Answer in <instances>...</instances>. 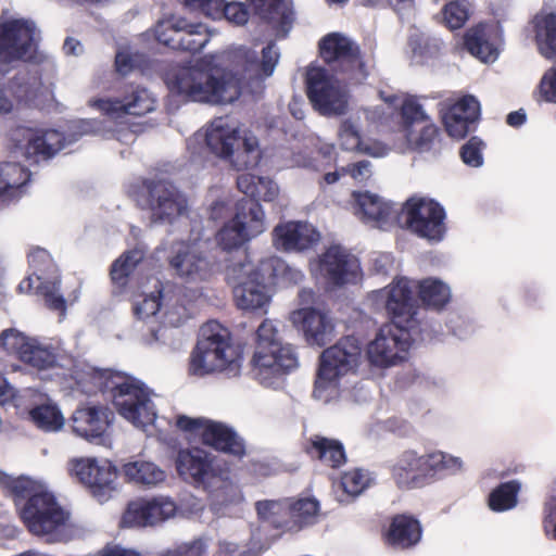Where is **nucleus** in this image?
<instances>
[{
  "label": "nucleus",
  "mask_w": 556,
  "mask_h": 556,
  "mask_svg": "<svg viewBox=\"0 0 556 556\" xmlns=\"http://www.w3.org/2000/svg\"><path fill=\"white\" fill-rule=\"evenodd\" d=\"M323 60L333 70L346 74L352 80L362 81L367 76L358 46L342 33H330L319 41Z\"/></svg>",
  "instance_id": "nucleus-22"
},
{
  "label": "nucleus",
  "mask_w": 556,
  "mask_h": 556,
  "mask_svg": "<svg viewBox=\"0 0 556 556\" xmlns=\"http://www.w3.org/2000/svg\"><path fill=\"white\" fill-rule=\"evenodd\" d=\"M28 414L33 424L46 432H56L65 425L62 412L51 400L36 405L29 409Z\"/></svg>",
  "instance_id": "nucleus-49"
},
{
  "label": "nucleus",
  "mask_w": 556,
  "mask_h": 556,
  "mask_svg": "<svg viewBox=\"0 0 556 556\" xmlns=\"http://www.w3.org/2000/svg\"><path fill=\"white\" fill-rule=\"evenodd\" d=\"M156 40L174 50L199 52L210 41L211 34L202 23H191L185 17L169 15L154 27Z\"/></svg>",
  "instance_id": "nucleus-21"
},
{
  "label": "nucleus",
  "mask_w": 556,
  "mask_h": 556,
  "mask_svg": "<svg viewBox=\"0 0 556 556\" xmlns=\"http://www.w3.org/2000/svg\"><path fill=\"white\" fill-rule=\"evenodd\" d=\"M142 61V55L129 46L118 48L115 56L116 71L122 75L129 74Z\"/></svg>",
  "instance_id": "nucleus-63"
},
{
  "label": "nucleus",
  "mask_w": 556,
  "mask_h": 556,
  "mask_svg": "<svg viewBox=\"0 0 556 556\" xmlns=\"http://www.w3.org/2000/svg\"><path fill=\"white\" fill-rule=\"evenodd\" d=\"M168 263L175 275L186 282L206 281L214 274L213 263L203 255L195 243H175Z\"/></svg>",
  "instance_id": "nucleus-27"
},
{
  "label": "nucleus",
  "mask_w": 556,
  "mask_h": 556,
  "mask_svg": "<svg viewBox=\"0 0 556 556\" xmlns=\"http://www.w3.org/2000/svg\"><path fill=\"white\" fill-rule=\"evenodd\" d=\"M68 475L89 489L99 502H106L118 490V469L109 459L74 457L67 463Z\"/></svg>",
  "instance_id": "nucleus-18"
},
{
  "label": "nucleus",
  "mask_w": 556,
  "mask_h": 556,
  "mask_svg": "<svg viewBox=\"0 0 556 556\" xmlns=\"http://www.w3.org/2000/svg\"><path fill=\"white\" fill-rule=\"evenodd\" d=\"M144 250L136 248L123 253L111 266V280L115 288L123 290L136 266L143 260Z\"/></svg>",
  "instance_id": "nucleus-50"
},
{
  "label": "nucleus",
  "mask_w": 556,
  "mask_h": 556,
  "mask_svg": "<svg viewBox=\"0 0 556 556\" xmlns=\"http://www.w3.org/2000/svg\"><path fill=\"white\" fill-rule=\"evenodd\" d=\"M538 50L547 60H556V14L541 12L534 20Z\"/></svg>",
  "instance_id": "nucleus-45"
},
{
  "label": "nucleus",
  "mask_w": 556,
  "mask_h": 556,
  "mask_svg": "<svg viewBox=\"0 0 556 556\" xmlns=\"http://www.w3.org/2000/svg\"><path fill=\"white\" fill-rule=\"evenodd\" d=\"M147 502L149 504L152 527L174 518L177 514V505L168 496L157 495L147 497Z\"/></svg>",
  "instance_id": "nucleus-57"
},
{
  "label": "nucleus",
  "mask_w": 556,
  "mask_h": 556,
  "mask_svg": "<svg viewBox=\"0 0 556 556\" xmlns=\"http://www.w3.org/2000/svg\"><path fill=\"white\" fill-rule=\"evenodd\" d=\"M298 358L290 344L255 350L252 357V376L263 387L278 390L285 386L286 376L296 368Z\"/></svg>",
  "instance_id": "nucleus-20"
},
{
  "label": "nucleus",
  "mask_w": 556,
  "mask_h": 556,
  "mask_svg": "<svg viewBox=\"0 0 556 556\" xmlns=\"http://www.w3.org/2000/svg\"><path fill=\"white\" fill-rule=\"evenodd\" d=\"M254 14L278 39L288 36L293 24L291 0H247Z\"/></svg>",
  "instance_id": "nucleus-33"
},
{
  "label": "nucleus",
  "mask_w": 556,
  "mask_h": 556,
  "mask_svg": "<svg viewBox=\"0 0 556 556\" xmlns=\"http://www.w3.org/2000/svg\"><path fill=\"white\" fill-rule=\"evenodd\" d=\"M362 349L353 337H346L326 349L319 358L313 395L316 400L329 403L344 393L342 382L359 365Z\"/></svg>",
  "instance_id": "nucleus-9"
},
{
  "label": "nucleus",
  "mask_w": 556,
  "mask_h": 556,
  "mask_svg": "<svg viewBox=\"0 0 556 556\" xmlns=\"http://www.w3.org/2000/svg\"><path fill=\"white\" fill-rule=\"evenodd\" d=\"M279 338L278 330L273 320H264L256 331V345L255 350L269 349L283 345Z\"/></svg>",
  "instance_id": "nucleus-62"
},
{
  "label": "nucleus",
  "mask_w": 556,
  "mask_h": 556,
  "mask_svg": "<svg viewBox=\"0 0 556 556\" xmlns=\"http://www.w3.org/2000/svg\"><path fill=\"white\" fill-rule=\"evenodd\" d=\"M184 7L190 10H199L213 20L225 18L236 26H243L248 23L250 12L245 3L241 1L226 0H178Z\"/></svg>",
  "instance_id": "nucleus-36"
},
{
  "label": "nucleus",
  "mask_w": 556,
  "mask_h": 556,
  "mask_svg": "<svg viewBox=\"0 0 556 556\" xmlns=\"http://www.w3.org/2000/svg\"><path fill=\"white\" fill-rule=\"evenodd\" d=\"M351 210L359 220L372 227L389 229L396 225L400 207L370 191H354Z\"/></svg>",
  "instance_id": "nucleus-28"
},
{
  "label": "nucleus",
  "mask_w": 556,
  "mask_h": 556,
  "mask_svg": "<svg viewBox=\"0 0 556 556\" xmlns=\"http://www.w3.org/2000/svg\"><path fill=\"white\" fill-rule=\"evenodd\" d=\"M471 10L465 0H453L441 10V22L451 30L459 29L469 20Z\"/></svg>",
  "instance_id": "nucleus-55"
},
{
  "label": "nucleus",
  "mask_w": 556,
  "mask_h": 556,
  "mask_svg": "<svg viewBox=\"0 0 556 556\" xmlns=\"http://www.w3.org/2000/svg\"><path fill=\"white\" fill-rule=\"evenodd\" d=\"M376 482L375 475L368 469L354 468L345 471L341 478L343 491L355 497Z\"/></svg>",
  "instance_id": "nucleus-54"
},
{
  "label": "nucleus",
  "mask_w": 556,
  "mask_h": 556,
  "mask_svg": "<svg viewBox=\"0 0 556 556\" xmlns=\"http://www.w3.org/2000/svg\"><path fill=\"white\" fill-rule=\"evenodd\" d=\"M289 319L309 345L324 346L334 337L333 320L325 309L302 306L292 311Z\"/></svg>",
  "instance_id": "nucleus-29"
},
{
  "label": "nucleus",
  "mask_w": 556,
  "mask_h": 556,
  "mask_svg": "<svg viewBox=\"0 0 556 556\" xmlns=\"http://www.w3.org/2000/svg\"><path fill=\"white\" fill-rule=\"evenodd\" d=\"M538 103L556 104V66L548 68L533 90Z\"/></svg>",
  "instance_id": "nucleus-59"
},
{
  "label": "nucleus",
  "mask_w": 556,
  "mask_h": 556,
  "mask_svg": "<svg viewBox=\"0 0 556 556\" xmlns=\"http://www.w3.org/2000/svg\"><path fill=\"white\" fill-rule=\"evenodd\" d=\"M424 331L394 324H386L365 348V358L377 369H388L402 364L416 341L424 340Z\"/></svg>",
  "instance_id": "nucleus-13"
},
{
  "label": "nucleus",
  "mask_w": 556,
  "mask_h": 556,
  "mask_svg": "<svg viewBox=\"0 0 556 556\" xmlns=\"http://www.w3.org/2000/svg\"><path fill=\"white\" fill-rule=\"evenodd\" d=\"M206 551V545L203 540L195 539L190 542L180 543L167 551L163 552L161 556H202Z\"/></svg>",
  "instance_id": "nucleus-64"
},
{
  "label": "nucleus",
  "mask_w": 556,
  "mask_h": 556,
  "mask_svg": "<svg viewBox=\"0 0 556 556\" xmlns=\"http://www.w3.org/2000/svg\"><path fill=\"white\" fill-rule=\"evenodd\" d=\"M242 362V351L233 344L229 330L212 320L201 327L199 340L189 357L188 371L197 377L214 372L237 376Z\"/></svg>",
  "instance_id": "nucleus-8"
},
{
  "label": "nucleus",
  "mask_w": 556,
  "mask_h": 556,
  "mask_svg": "<svg viewBox=\"0 0 556 556\" xmlns=\"http://www.w3.org/2000/svg\"><path fill=\"white\" fill-rule=\"evenodd\" d=\"M147 194L137 202L149 210L153 223L172 224L178 217L187 214L188 201L177 188L167 181L150 182L144 186Z\"/></svg>",
  "instance_id": "nucleus-23"
},
{
  "label": "nucleus",
  "mask_w": 556,
  "mask_h": 556,
  "mask_svg": "<svg viewBox=\"0 0 556 556\" xmlns=\"http://www.w3.org/2000/svg\"><path fill=\"white\" fill-rule=\"evenodd\" d=\"M0 485L13 497L17 514L28 531L49 543L72 538L71 516L41 480L13 477L0 471Z\"/></svg>",
  "instance_id": "nucleus-4"
},
{
  "label": "nucleus",
  "mask_w": 556,
  "mask_h": 556,
  "mask_svg": "<svg viewBox=\"0 0 556 556\" xmlns=\"http://www.w3.org/2000/svg\"><path fill=\"white\" fill-rule=\"evenodd\" d=\"M124 528L152 527L147 497H139L128 503L122 518Z\"/></svg>",
  "instance_id": "nucleus-53"
},
{
  "label": "nucleus",
  "mask_w": 556,
  "mask_h": 556,
  "mask_svg": "<svg viewBox=\"0 0 556 556\" xmlns=\"http://www.w3.org/2000/svg\"><path fill=\"white\" fill-rule=\"evenodd\" d=\"M68 388L85 394L110 392L118 415L134 427L152 434L157 428L155 393L141 380L111 369L89 366L75 371Z\"/></svg>",
  "instance_id": "nucleus-3"
},
{
  "label": "nucleus",
  "mask_w": 556,
  "mask_h": 556,
  "mask_svg": "<svg viewBox=\"0 0 556 556\" xmlns=\"http://www.w3.org/2000/svg\"><path fill=\"white\" fill-rule=\"evenodd\" d=\"M153 291L143 290L142 299L135 303V315L148 321L157 319L165 325L178 327L191 315L192 304L203 295L200 288L188 293L179 290L174 292L170 286H163L156 278L151 279Z\"/></svg>",
  "instance_id": "nucleus-10"
},
{
  "label": "nucleus",
  "mask_w": 556,
  "mask_h": 556,
  "mask_svg": "<svg viewBox=\"0 0 556 556\" xmlns=\"http://www.w3.org/2000/svg\"><path fill=\"white\" fill-rule=\"evenodd\" d=\"M34 391L28 389L18 393L8 380L0 374V405L13 406L23 409L25 407L24 400L30 397Z\"/></svg>",
  "instance_id": "nucleus-60"
},
{
  "label": "nucleus",
  "mask_w": 556,
  "mask_h": 556,
  "mask_svg": "<svg viewBox=\"0 0 556 556\" xmlns=\"http://www.w3.org/2000/svg\"><path fill=\"white\" fill-rule=\"evenodd\" d=\"M233 222L242 229L249 240L266 230L265 211L258 202L241 200L236 203Z\"/></svg>",
  "instance_id": "nucleus-41"
},
{
  "label": "nucleus",
  "mask_w": 556,
  "mask_h": 556,
  "mask_svg": "<svg viewBox=\"0 0 556 556\" xmlns=\"http://www.w3.org/2000/svg\"><path fill=\"white\" fill-rule=\"evenodd\" d=\"M175 467L184 481L203 490H210L229 472L223 459L199 446L180 448L175 457Z\"/></svg>",
  "instance_id": "nucleus-17"
},
{
  "label": "nucleus",
  "mask_w": 556,
  "mask_h": 556,
  "mask_svg": "<svg viewBox=\"0 0 556 556\" xmlns=\"http://www.w3.org/2000/svg\"><path fill=\"white\" fill-rule=\"evenodd\" d=\"M446 213L433 199L412 197L400 207L396 225L430 243L441 242L446 235Z\"/></svg>",
  "instance_id": "nucleus-14"
},
{
  "label": "nucleus",
  "mask_w": 556,
  "mask_h": 556,
  "mask_svg": "<svg viewBox=\"0 0 556 556\" xmlns=\"http://www.w3.org/2000/svg\"><path fill=\"white\" fill-rule=\"evenodd\" d=\"M217 244L225 251H232L250 241L242 229L231 218L216 235Z\"/></svg>",
  "instance_id": "nucleus-58"
},
{
  "label": "nucleus",
  "mask_w": 556,
  "mask_h": 556,
  "mask_svg": "<svg viewBox=\"0 0 556 556\" xmlns=\"http://www.w3.org/2000/svg\"><path fill=\"white\" fill-rule=\"evenodd\" d=\"M480 102L471 94L458 99L442 110V122L450 137L463 139L470 131V126L480 116Z\"/></svg>",
  "instance_id": "nucleus-34"
},
{
  "label": "nucleus",
  "mask_w": 556,
  "mask_h": 556,
  "mask_svg": "<svg viewBox=\"0 0 556 556\" xmlns=\"http://www.w3.org/2000/svg\"><path fill=\"white\" fill-rule=\"evenodd\" d=\"M421 303L431 309L442 311L452 300V290L447 282L437 277H427L416 285Z\"/></svg>",
  "instance_id": "nucleus-44"
},
{
  "label": "nucleus",
  "mask_w": 556,
  "mask_h": 556,
  "mask_svg": "<svg viewBox=\"0 0 556 556\" xmlns=\"http://www.w3.org/2000/svg\"><path fill=\"white\" fill-rule=\"evenodd\" d=\"M319 503L314 497H302L289 503V531H299L317 521Z\"/></svg>",
  "instance_id": "nucleus-48"
},
{
  "label": "nucleus",
  "mask_w": 556,
  "mask_h": 556,
  "mask_svg": "<svg viewBox=\"0 0 556 556\" xmlns=\"http://www.w3.org/2000/svg\"><path fill=\"white\" fill-rule=\"evenodd\" d=\"M40 30L27 17L0 16V79L12 71L20 61L34 54Z\"/></svg>",
  "instance_id": "nucleus-12"
},
{
  "label": "nucleus",
  "mask_w": 556,
  "mask_h": 556,
  "mask_svg": "<svg viewBox=\"0 0 556 556\" xmlns=\"http://www.w3.org/2000/svg\"><path fill=\"white\" fill-rule=\"evenodd\" d=\"M60 351L53 343L35 338L23 352L22 362L39 372L54 369L59 365Z\"/></svg>",
  "instance_id": "nucleus-43"
},
{
  "label": "nucleus",
  "mask_w": 556,
  "mask_h": 556,
  "mask_svg": "<svg viewBox=\"0 0 556 556\" xmlns=\"http://www.w3.org/2000/svg\"><path fill=\"white\" fill-rule=\"evenodd\" d=\"M378 99L380 103L364 108L340 121L337 143L341 150L372 157L389 154L390 148L386 143L365 138L362 130L363 117L368 126L393 132L400 149L420 152L431 149L438 136V127L417 97L388 89L380 90Z\"/></svg>",
  "instance_id": "nucleus-2"
},
{
  "label": "nucleus",
  "mask_w": 556,
  "mask_h": 556,
  "mask_svg": "<svg viewBox=\"0 0 556 556\" xmlns=\"http://www.w3.org/2000/svg\"><path fill=\"white\" fill-rule=\"evenodd\" d=\"M321 240L319 230L304 220L279 223L273 230L274 247L283 252H305Z\"/></svg>",
  "instance_id": "nucleus-30"
},
{
  "label": "nucleus",
  "mask_w": 556,
  "mask_h": 556,
  "mask_svg": "<svg viewBox=\"0 0 556 556\" xmlns=\"http://www.w3.org/2000/svg\"><path fill=\"white\" fill-rule=\"evenodd\" d=\"M119 473L125 482L144 488H157L166 481V471L153 460L137 455L121 462Z\"/></svg>",
  "instance_id": "nucleus-35"
},
{
  "label": "nucleus",
  "mask_w": 556,
  "mask_h": 556,
  "mask_svg": "<svg viewBox=\"0 0 556 556\" xmlns=\"http://www.w3.org/2000/svg\"><path fill=\"white\" fill-rule=\"evenodd\" d=\"M466 464L459 456L434 450L427 453V485L447 477L462 475Z\"/></svg>",
  "instance_id": "nucleus-40"
},
{
  "label": "nucleus",
  "mask_w": 556,
  "mask_h": 556,
  "mask_svg": "<svg viewBox=\"0 0 556 556\" xmlns=\"http://www.w3.org/2000/svg\"><path fill=\"white\" fill-rule=\"evenodd\" d=\"M390 473L400 489L415 490L426 486L427 453L414 448L402 451L391 460Z\"/></svg>",
  "instance_id": "nucleus-31"
},
{
  "label": "nucleus",
  "mask_w": 556,
  "mask_h": 556,
  "mask_svg": "<svg viewBox=\"0 0 556 556\" xmlns=\"http://www.w3.org/2000/svg\"><path fill=\"white\" fill-rule=\"evenodd\" d=\"M542 529L547 539L556 542V480L544 504Z\"/></svg>",
  "instance_id": "nucleus-61"
},
{
  "label": "nucleus",
  "mask_w": 556,
  "mask_h": 556,
  "mask_svg": "<svg viewBox=\"0 0 556 556\" xmlns=\"http://www.w3.org/2000/svg\"><path fill=\"white\" fill-rule=\"evenodd\" d=\"M156 103L155 96L140 86L129 88L122 99L103 96L88 102L90 108L98 110L110 121H119L127 115L142 116L153 112Z\"/></svg>",
  "instance_id": "nucleus-25"
},
{
  "label": "nucleus",
  "mask_w": 556,
  "mask_h": 556,
  "mask_svg": "<svg viewBox=\"0 0 556 556\" xmlns=\"http://www.w3.org/2000/svg\"><path fill=\"white\" fill-rule=\"evenodd\" d=\"M34 339L15 328H9L0 333V346L7 353L17 355L22 361L23 352L28 350Z\"/></svg>",
  "instance_id": "nucleus-56"
},
{
  "label": "nucleus",
  "mask_w": 556,
  "mask_h": 556,
  "mask_svg": "<svg viewBox=\"0 0 556 556\" xmlns=\"http://www.w3.org/2000/svg\"><path fill=\"white\" fill-rule=\"evenodd\" d=\"M29 179V170L20 163H0V204L21 198Z\"/></svg>",
  "instance_id": "nucleus-38"
},
{
  "label": "nucleus",
  "mask_w": 556,
  "mask_h": 556,
  "mask_svg": "<svg viewBox=\"0 0 556 556\" xmlns=\"http://www.w3.org/2000/svg\"><path fill=\"white\" fill-rule=\"evenodd\" d=\"M422 536L420 522L409 515L395 516L386 532V541L395 548H410L417 545Z\"/></svg>",
  "instance_id": "nucleus-39"
},
{
  "label": "nucleus",
  "mask_w": 556,
  "mask_h": 556,
  "mask_svg": "<svg viewBox=\"0 0 556 556\" xmlns=\"http://www.w3.org/2000/svg\"><path fill=\"white\" fill-rule=\"evenodd\" d=\"M369 300L377 309L384 308L388 312L391 316L389 324L425 331L418 305L413 298V285L408 278L393 279L387 287L372 291Z\"/></svg>",
  "instance_id": "nucleus-15"
},
{
  "label": "nucleus",
  "mask_w": 556,
  "mask_h": 556,
  "mask_svg": "<svg viewBox=\"0 0 556 556\" xmlns=\"http://www.w3.org/2000/svg\"><path fill=\"white\" fill-rule=\"evenodd\" d=\"M309 269L316 281L329 287L356 283L363 276L359 260L341 245H331L312 260Z\"/></svg>",
  "instance_id": "nucleus-19"
},
{
  "label": "nucleus",
  "mask_w": 556,
  "mask_h": 556,
  "mask_svg": "<svg viewBox=\"0 0 556 556\" xmlns=\"http://www.w3.org/2000/svg\"><path fill=\"white\" fill-rule=\"evenodd\" d=\"M204 142L215 156L227 161L233 168H254L260 164L262 150L257 137L227 117H218L188 140V149Z\"/></svg>",
  "instance_id": "nucleus-6"
},
{
  "label": "nucleus",
  "mask_w": 556,
  "mask_h": 556,
  "mask_svg": "<svg viewBox=\"0 0 556 556\" xmlns=\"http://www.w3.org/2000/svg\"><path fill=\"white\" fill-rule=\"evenodd\" d=\"M227 475L223 479L217 480L210 490H206L210 493L211 508L216 514L224 511L230 506L239 505L244 501L241 489L226 481Z\"/></svg>",
  "instance_id": "nucleus-47"
},
{
  "label": "nucleus",
  "mask_w": 556,
  "mask_h": 556,
  "mask_svg": "<svg viewBox=\"0 0 556 556\" xmlns=\"http://www.w3.org/2000/svg\"><path fill=\"white\" fill-rule=\"evenodd\" d=\"M497 34V28L479 26L468 30L464 45L468 52L484 63H493L498 56V45L490 40L491 34Z\"/></svg>",
  "instance_id": "nucleus-42"
},
{
  "label": "nucleus",
  "mask_w": 556,
  "mask_h": 556,
  "mask_svg": "<svg viewBox=\"0 0 556 556\" xmlns=\"http://www.w3.org/2000/svg\"><path fill=\"white\" fill-rule=\"evenodd\" d=\"M260 526L251 533V551L267 549L282 533L289 531V502L264 500L255 504Z\"/></svg>",
  "instance_id": "nucleus-24"
},
{
  "label": "nucleus",
  "mask_w": 556,
  "mask_h": 556,
  "mask_svg": "<svg viewBox=\"0 0 556 556\" xmlns=\"http://www.w3.org/2000/svg\"><path fill=\"white\" fill-rule=\"evenodd\" d=\"M280 59L275 41L256 50L237 46L222 53L207 54L193 64L176 65L165 74L170 94L184 101L227 104L232 103L244 89L255 92L270 77Z\"/></svg>",
  "instance_id": "nucleus-1"
},
{
  "label": "nucleus",
  "mask_w": 556,
  "mask_h": 556,
  "mask_svg": "<svg viewBox=\"0 0 556 556\" xmlns=\"http://www.w3.org/2000/svg\"><path fill=\"white\" fill-rule=\"evenodd\" d=\"M200 439L203 444L233 456L241 457L245 452L242 439L232 429L207 418Z\"/></svg>",
  "instance_id": "nucleus-37"
},
{
  "label": "nucleus",
  "mask_w": 556,
  "mask_h": 556,
  "mask_svg": "<svg viewBox=\"0 0 556 556\" xmlns=\"http://www.w3.org/2000/svg\"><path fill=\"white\" fill-rule=\"evenodd\" d=\"M306 92L314 110L323 116L344 115L349 111V89L321 66L307 68Z\"/></svg>",
  "instance_id": "nucleus-16"
},
{
  "label": "nucleus",
  "mask_w": 556,
  "mask_h": 556,
  "mask_svg": "<svg viewBox=\"0 0 556 556\" xmlns=\"http://www.w3.org/2000/svg\"><path fill=\"white\" fill-rule=\"evenodd\" d=\"M110 132L102 121L81 119L71 124L70 134L55 128L17 127L12 130L10 141L15 154L31 164H39L54 157L83 135L108 136Z\"/></svg>",
  "instance_id": "nucleus-7"
},
{
  "label": "nucleus",
  "mask_w": 556,
  "mask_h": 556,
  "mask_svg": "<svg viewBox=\"0 0 556 556\" xmlns=\"http://www.w3.org/2000/svg\"><path fill=\"white\" fill-rule=\"evenodd\" d=\"M309 453L318 457L325 465L332 468L339 467L345 463L343 445L333 439L315 437V439L312 440Z\"/></svg>",
  "instance_id": "nucleus-51"
},
{
  "label": "nucleus",
  "mask_w": 556,
  "mask_h": 556,
  "mask_svg": "<svg viewBox=\"0 0 556 556\" xmlns=\"http://www.w3.org/2000/svg\"><path fill=\"white\" fill-rule=\"evenodd\" d=\"M237 186L242 193L257 201L271 202L279 194L277 184L270 178L250 173L241 174L237 179Z\"/></svg>",
  "instance_id": "nucleus-46"
},
{
  "label": "nucleus",
  "mask_w": 556,
  "mask_h": 556,
  "mask_svg": "<svg viewBox=\"0 0 556 556\" xmlns=\"http://www.w3.org/2000/svg\"><path fill=\"white\" fill-rule=\"evenodd\" d=\"M43 91L40 79L28 72H18L12 79L0 87V113L13 112L17 104H38Z\"/></svg>",
  "instance_id": "nucleus-32"
},
{
  "label": "nucleus",
  "mask_w": 556,
  "mask_h": 556,
  "mask_svg": "<svg viewBox=\"0 0 556 556\" xmlns=\"http://www.w3.org/2000/svg\"><path fill=\"white\" fill-rule=\"evenodd\" d=\"M279 271H283L294 283L303 279L300 270L289 267L279 258L273 257L256 265L247 251H241L238 258L225 269L236 306L243 312L266 314L273 298L267 278L277 276Z\"/></svg>",
  "instance_id": "nucleus-5"
},
{
  "label": "nucleus",
  "mask_w": 556,
  "mask_h": 556,
  "mask_svg": "<svg viewBox=\"0 0 556 556\" xmlns=\"http://www.w3.org/2000/svg\"><path fill=\"white\" fill-rule=\"evenodd\" d=\"M30 274L20 282L17 289L21 293L41 294L46 304L51 309L60 312L63 317L66 311V302L75 303L80 295L79 289L68 294L67 300L58 293L59 273L50 254L40 248H34L28 254Z\"/></svg>",
  "instance_id": "nucleus-11"
},
{
  "label": "nucleus",
  "mask_w": 556,
  "mask_h": 556,
  "mask_svg": "<svg viewBox=\"0 0 556 556\" xmlns=\"http://www.w3.org/2000/svg\"><path fill=\"white\" fill-rule=\"evenodd\" d=\"M113 413L102 405L78 407L70 418L72 431L79 438L103 446L112 445Z\"/></svg>",
  "instance_id": "nucleus-26"
},
{
  "label": "nucleus",
  "mask_w": 556,
  "mask_h": 556,
  "mask_svg": "<svg viewBox=\"0 0 556 556\" xmlns=\"http://www.w3.org/2000/svg\"><path fill=\"white\" fill-rule=\"evenodd\" d=\"M520 483L517 480L500 484L489 495V507L493 511H506L517 505V495L520 491Z\"/></svg>",
  "instance_id": "nucleus-52"
}]
</instances>
